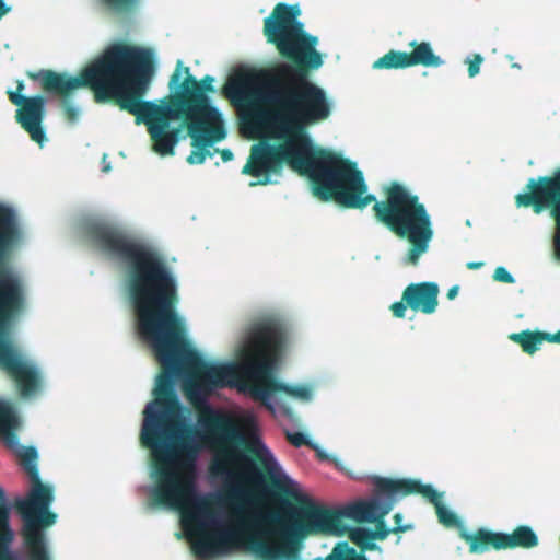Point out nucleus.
Masks as SVG:
<instances>
[{
	"label": "nucleus",
	"instance_id": "6ab92c4d",
	"mask_svg": "<svg viewBox=\"0 0 560 560\" xmlns=\"http://www.w3.org/2000/svg\"><path fill=\"white\" fill-rule=\"evenodd\" d=\"M494 279L500 282L514 283V277L504 267H498L493 275Z\"/></svg>",
	"mask_w": 560,
	"mask_h": 560
},
{
	"label": "nucleus",
	"instance_id": "c756f323",
	"mask_svg": "<svg viewBox=\"0 0 560 560\" xmlns=\"http://www.w3.org/2000/svg\"><path fill=\"white\" fill-rule=\"evenodd\" d=\"M483 266L482 261H470L467 264V267L470 269H477Z\"/></svg>",
	"mask_w": 560,
	"mask_h": 560
},
{
	"label": "nucleus",
	"instance_id": "5701e85b",
	"mask_svg": "<svg viewBox=\"0 0 560 560\" xmlns=\"http://www.w3.org/2000/svg\"><path fill=\"white\" fill-rule=\"evenodd\" d=\"M479 538L483 542H479L477 539H475L472 537H468V540H469V544H470V551L471 552H482V551H486L487 550V546L485 544L493 545L492 542L483 540L480 535H479Z\"/></svg>",
	"mask_w": 560,
	"mask_h": 560
},
{
	"label": "nucleus",
	"instance_id": "1a4fd4ad",
	"mask_svg": "<svg viewBox=\"0 0 560 560\" xmlns=\"http://www.w3.org/2000/svg\"><path fill=\"white\" fill-rule=\"evenodd\" d=\"M299 14L298 5L278 4L272 15L265 20L266 33L283 54L308 67L319 68L323 60L315 50L317 38L304 33L303 24L296 19Z\"/></svg>",
	"mask_w": 560,
	"mask_h": 560
},
{
	"label": "nucleus",
	"instance_id": "f257e3e1",
	"mask_svg": "<svg viewBox=\"0 0 560 560\" xmlns=\"http://www.w3.org/2000/svg\"><path fill=\"white\" fill-rule=\"evenodd\" d=\"M93 237L125 265L137 332L165 368V374L155 381V399L145 405L141 429L142 442L154 460L149 495L179 512L183 530L202 559L240 547L243 536L264 555L275 553L278 517L266 501L265 475L235 444L253 436L252 451L272 482L291 493L299 489L298 482L255 436L254 412L207 406L192 423L190 410L175 392L180 384L194 405H205L211 393L225 387L252 399L261 397L255 376L266 355L269 322L248 330L234 349L236 361L203 360L185 338V319L173 306L177 278L159 250L108 225L96 226Z\"/></svg>",
	"mask_w": 560,
	"mask_h": 560
},
{
	"label": "nucleus",
	"instance_id": "ddd939ff",
	"mask_svg": "<svg viewBox=\"0 0 560 560\" xmlns=\"http://www.w3.org/2000/svg\"><path fill=\"white\" fill-rule=\"evenodd\" d=\"M439 287L435 282H420L409 284L404 299L413 311L431 314L438 306Z\"/></svg>",
	"mask_w": 560,
	"mask_h": 560
},
{
	"label": "nucleus",
	"instance_id": "7c9ffc66",
	"mask_svg": "<svg viewBox=\"0 0 560 560\" xmlns=\"http://www.w3.org/2000/svg\"><path fill=\"white\" fill-rule=\"evenodd\" d=\"M458 293V287H452L450 290H448V298L450 299H454Z\"/></svg>",
	"mask_w": 560,
	"mask_h": 560
},
{
	"label": "nucleus",
	"instance_id": "aec40b11",
	"mask_svg": "<svg viewBox=\"0 0 560 560\" xmlns=\"http://www.w3.org/2000/svg\"><path fill=\"white\" fill-rule=\"evenodd\" d=\"M482 61L483 58L480 55H476L472 59L469 57L466 59V62L469 63V75L471 78L479 73Z\"/></svg>",
	"mask_w": 560,
	"mask_h": 560
},
{
	"label": "nucleus",
	"instance_id": "b1692460",
	"mask_svg": "<svg viewBox=\"0 0 560 560\" xmlns=\"http://www.w3.org/2000/svg\"><path fill=\"white\" fill-rule=\"evenodd\" d=\"M392 310H393L394 315L396 317L401 318V317L405 316L407 306L402 302H396V303L393 304Z\"/></svg>",
	"mask_w": 560,
	"mask_h": 560
},
{
	"label": "nucleus",
	"instance_id": "473e14b6",
	"mask_svg": "<svg viewBox=\"0 0 560 560\" xmlns=\"http://www.w3.org/2000/svg\"><path fill=\"white\" fill-rule=\"evenodd\" d=\"M352 560H368L364 556H355Z\"/></svg>",
	"mask_w": 560,
	"mask_h": 560
},
{
	"label": "nucleus",
	"instance_id": "dca6fc26",
	"mask_svg": "<svg viewBox=\"0 0 560 560\" xmlns=\"http://www.w3.org/2000/svg\"><path fill=\"white\" fill-rule=\"evenodd\" d=\"M410 66L423 65L427 67H439L443 65L442 58L433 54L432 47L429 43L423 42L417 45L409 55Z\"/></svg>",
	"mask_w": 560,
	"mask_h": 560
},
{
	"label": "nucleus",
	"instance_id": "c85d7f7f",
	"mask_svg": "<svg viewBox=\"0 0 560 560\" xmlns=\"http://www.w3.org/2000/svg\"><path fill=\"white\" fill-rule=\"evenodd\" d=\"M10 11V7H8L3 0H0V18L5 15Z\"/></svg>",
	"mask_w": 560,
	"mask_h": 560
},
{
	"label": "nucleus",
	"instance_id": "a878e982",
	"mask_svg": "<svg viewBox=\"0 0 560 560\" xmlns=\"http://www.w3.org/2000/svg\"><path fill=\"white\" fill-rule=\"evenodd\" d=\"M221 156H222V160H223L224 162H229V161L233 160V153H232V151H231V150H229V149L223 150V151L221 152Z\"/></svg>",
	"mask_w": 560,
	"mask_h": 560
},
{
	"label": "nucleus",
	"instance_id": "f3484780",
	"mask_svg": "<svg viewBox=\"0 0 560 560\" xmlns=\"http://www.w3.org/2000/svg\"><path fill=\"white\" fill-rule=\"evenodd\" d=\"M405 67H410L409 54L400 51H389L373 63L375 69Z\"/></svg>",
	"mask_w": 560,
	"mask_h": 560
},
{
	"label": "nucleus",
	"instance_id": "39448f33",
	"mask_svg": "<svg viewBox=\"0 0 560 560\" xmlns=\"http://www.w3.org/2000/svg\"><path fill=\"white\" fill-rule=\"evenodd\" d=\"M23 238V228L15 207L0 201V256L9 253ZM24 304V282L8 265H0V366L19 384L21 395L31 397L39 387V370L35 362L20 353L10 339V327Z\"/></svg>",
	"mask_w": 560,
	"mask_h": 560
},
{
	"label": "nucleus",
	"instance_id": "2f4dec72",
	"mask_svg": "<svg viewBox=\"0 0 560 560\" xmlns=\"http://www.w3.org/2000/svg\"><path fill=\"white\" fill-rule=\"evenodd\" d=\"M69 113L72 117H75L80 114V109L78 107H71L69 108Z\"/></svg>",
	"mask_w": 560,
	"mask_h": 560
},
{
	"label": "nucleus",
	"instance_id": "20e7f679",
	"mask_svg": "<svg viewBox=\"0 0 560 560\" xmlns=\"http://www.w3.org/2000/svg\"><path fill=\"white\" fill-rule=\"evenodd\" d=\"M20 425L21 420L11 402L0 398V440L22 460L30 477L27 494L15 500L24 521L25 557L11 548L15 536L10 526L11 504L4 489L0 487V560H51L42 529L57 522V514L50 511L55 489L51 483L43 482L39 477L36 448L20 444L15 434Z\"/></svg>",
	"mask_w": 560,
	"mask_h": 560
},
{
	"label": "nucleus",
	"instance_id": "f03ea898",
	"mask_svg": "<svg viewBox=\"0 0 560 560\" xmlns=\"http://www.w3.org/2000/svg\"><path fill=\"white\" fill-rule=\"evenodd\" d=\"M226 90L234 100L250 101L243 115V133L266 140L252 147L243 168L256 179L252 186L278 183L282 165L288 164L318 184L315 191L325 200L334 198L348 208L375 200L354 162L340 152H316L306 128L328 119L332 102L308 81L305 70L282 63L271 79L261 71L241 69L230 78Z\"/></svg>",
	"mask_w": 560,
	"mask_h": 560
},
{
	"label": "nucleus",
	"instance_id": "4be33fe9",
	"mask_svg": "<svg viewBox=\"0 0 560 560\" xmlns=\"http://www.w3.org/2000/svg\"><path fill=\"white\" fill-rule=\"evenodd\" d=\"M351 539L358 544H363L371 537L370 533L364 528H354L351 530Z\"/></svg>",
	"mask_w": 560,
	"mask_h": 560
},
{
	"label": "nucleus",
	"instance_id": "423d86ee",
	"mask_svg": "<svg viewBox=\"0 0 560 560\" xmlns=\"http://www.w3.org/2000/svg\"><path fill=\"white\" fill-rule=\"evenodd\" d=\"M374 208L383 222L412 245L402 262L416 266L428 252L433 237L432 222L424 206L407 188L393 185L388 191V203L377 202Z\"/></svg>",
	"mask_w": 560,
	"mask_h": 560
},
{
	"label": "nucleus",
	"instance_id": "9b49d317",
	"mask_svg": "<svg viewBox=\"0 0 560 560\" xmlns=\"http://www.w3.org/2000/svg\"><path fill=\"white\" fill-rule=\"evenodd\" d=\"M23 89V82H19L18 92H11L10 98L15 105L21 106L18 117L22 126L30 132L34 141L43 145L46 141V133L42 127L46 100L43 96L26 98L21 94Z\"/></svg>",
	"mask_w": 560,
	"mask_h": 560
},
{
	"label": "nucleus",
	"instance_id": "cd10ccee",
	"mask_svg": "<svg viewBox=\"0 0 560 560\" xmlns=\"http://www.w3.org/2000/svg\"><path fill=\"white\" fill-rule=\"evenodd\" d=\"M110 168H112L110 163L107 161V155L105 154L103 156V161H102V170H103V172L107 173L110 171Z\"/></svg>",
	"mask_w": 560,
	"mask_h": 560
},
{
	"label": "nucleus",
	"instance_id": "0eeeda50",
	"mask_svg": "<svg viewBox=\"0 0 560 560\" xmlns=\"http://www.w3.org/2000/svg\"><path fill=\"white\" fill-rule=\"evenodd\" d=\"M283 342L284 336L280 325L269 322L266 355L261 358V368L255 376L256 390L261 393V397H254V400L261 401L275 417L292 419V410L284 397L307 402L313 398V388L306 384H287L276 377L275 371L281 358Z\"/></svg>",
	"mask_w": 560,
	"mask_h": 560
},
{
	"label": "nucleus",
	"instance_id": "9d476101",
	"mask_svg": "<svg viewBox=\"0 0 560 560\" xmlns=\"http://www.w3.org/2000/svg\"><path fill=\"white\" fill-rule=\"evenodd\" d=\"M530 192L520 194L517 196L518 206H528L534 203L539 212L555 203L553 214L557 221V232L555 235V249L560 258V171L553 177H540L538 180L532 179L528 184Z\"/></svg>",
	"mask_w": 560,
	"mask_h": 560
},
{
	"label": "nucleus",
	"instance_id": "412c9836",
	"mask_svg": "<svg viewBox=\"0 0 560 560\" xmlns=\"http://www.w3.org/2000/svg\"><path fill=\"white\" fill-rule=\"evenodd\" d=\"M287 436L290 440V442L298 447H300L303 444H313L312 442L306 440L303 433L300 432H288Z\"/></svg>",
	"mask_w": 560,
	"mask_h": 560
},
{
	"label": "nucleus",
	"instance_id": "393cba45",
	"mask_svg": "<svg viewBox=\"0 0 560 560\" xmlns=\"http://www.w3.org/2000/svg\"><path fill=\"white\" fill-rule=\"evenodd\" d=\"M395 518H396L397 526L394 527L392 530L396 532V530H404V529L408 528V526H405L401 524V518H402L401 514H396Z\"/></svg>",
	"mask_w": 560,
	"mask_h": 560
},
{
	"label": "nucleus",
	"instance_id": "7ed1b4c3",
	"mask_svg": "<svg viewBox=\"0 0 560 560\" xmlns=\"http://www.w3.org/2000/svg\"><path fill=\"white\" fill-rule=\"evenodd\" d=\"M153 54L142 48L115 45L108 48L80 77L54 72H42L38 79L48 90H73L86 84L97 93L114 96L121 108L129 110L143 121L154 141L153 150L161 156L173 155L186 121L191 138L192 151L187 158L189 164H202L209 149L226 136L220 110L212 104L207 92H213V78L206 77L199 82L177 61L170 81L171 102H144L153 77Z\"/></svg>",
	"mask_w": 560,
	"mask_h": 560
},
{
	"label": "nucleus",
	"instance_id": "f8f14e48",
	"mask_svg": "<svg viewBox=\"0 0 560 560\" xmlns=\"http://www.w3.org/2000/svg\"><path fill=\"white\" fill-rule=\"evenodd\" d=\"M298 520L303 525L292 523L288 528V534L300 537L311 533H325L340 535L345 527L341 526L338 516L316 506H308L298 511Z\"/></svg>",
	"mask_w": 560,
	"mask_h": 560
},
{
	"label": "nucleus",
	"instance_id": "2eb2a0df",
	"mask_svg": "<svg viewBox=\"0 0 560 560\" xmlns=\"http://www.w3.org/2000/svg\"><path fill=\"white\" fill-rule=\"evenodd\" d=\"M511 338L514 341L521 343L524 351H526L527 353H534L540 348L544 340L560 343V330L556 334L546 335H542L540 332L524 331L521 334H514L512 335Z\"/></svg>",
	"mask_w": 560,
	"mask_h": 560
},
{
	"label": "nucleus",
	"instance_id": "6e6552de",
	"mask_svg": "<svg viewBox=\"0 0 560 560\" xmlns=\"http://www.w3.org/2000/svg\"><path fill=\"white\" fill-rule=\"evenodd\" d=\"M376 486L385 498H371L350 504L346 508L345 515L359 522H375L387 514L395 501L404 494L420 493L428 497L435 505L440 522L444 525H453L456 522L454 513L442 502V493H439L431 485H422L413 479H378Z\"/></svg>",
	"mask_w": 560,
	"mask_h": 560
},
{
	"label": "nucleus",
	"instance_id": "a211bd4d",
	"mask_svg": "<svg viewBox=\"0 0 560 560\" xmlns=\"http://www.w3.org/2000/svg\"><path fill=\"white\" fill-rule=\"evenodd\" d=\"M312 446L316 450L317 455L322 459L331 460L336 465V467H338L341 470L343 469V463H342L341 459L337 458L336 456H332V455L328 454L325 450L320 448L316 444H312Z\"/></svg>",
	"mask_w": 560,
	"mask_h": 560
},
{
	"label": "nucleus",
	"instance_id": "4468645a",
	"mask_svg": "<svg viewBox=\"0 0 560 560\" xmlns=\"http://www.w3.org/2000/svg\"><path fill=\"white\" fill-rule=\"evenodd\" d=\"M480 536L483 540L492 542L495 548L509 547H534L538 542L536 534L528 526H521L513 534H494L486 529H480Z\"/></svg>",
	"mask_w": 560,
	"mask_h": 560
},
{
	"label": "nucleus",
	"instance_id": "bb28decb",
	"mask_svg": "<svg viewBox=\"0 0 560 560\" xmlns=\"http://www.w3.org/2000/svg\"><path fill=\"white\" fill-rule=\"evenodd\" d=\"M112 5L119 8L124 4L131 2L132 0H107Z\"/></svg>",
	"mask_w": 560,
	"mask_h": 560
}]
</instances>
